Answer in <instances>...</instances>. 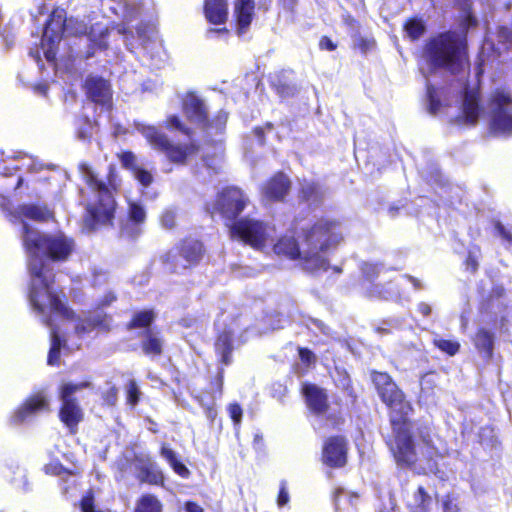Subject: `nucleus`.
Masks as SVG:
<instances>
[{
    "mask_svg": "<svg viewBox=\"0 0 512 512\" xmlns=\"http://www.w3.org/2000/svg\"><path fill=\"white\" fill-rule=\"evenodd\" d=\"M134 127L154 149L166 153L168 158L175 163H183L187 157L196 152V146L194 144H171L166 135L161 133L154 126L135 122Z\"/></svg>",
    "mask_w": 512,
    "mask_h": 512,
    "instance_id": "9",
    "label": "nucleus"
},
{
    "mask_svg": "<svg viewBox=\"0 0 512 512\" xmlns=\"http://www.w3.org/2000/svg\"><path fill=\"white\" fill-rule=\"evenodd\" d=\"M117 33L118 35L123 36L125 45L128 49L132 50L134 48V43L129 40L126 30L124 28H118Z\"/></svg>",
    "mask_w": 512,
    "mask_h": 512,
    "instance_id": "56",
    "label": "nucleus"
},
{
    "mask_svg": "<svg viewBox=\"0 0 512 512\" xmlns=\"http://www.w3.org/2000/svg\"><path fill=\"white\" fill-rule=\"evenodd\" d=\"M228 412L235 426H238L242 419V408L238 404L232 403L228 406Z\"/></svg>",
    "mask_w": 512,
    "mask_h": 512,
    "instance_id": "44",
    "label": "nucleus"
},
{
    "mask_svg": "<svg viewBox=\"0 0 512 512\" xmlns=\"http://www.w3.org/2000/svg\"><path fill=\"white\" fill-rule=\"evenodd\" d=\"M92 133L93 123L88 117L82 118L77 129V137L81 140H87L92 136Z\"/></svg>",
    "mask_w": 512,
    "mask_h": 512,
    "instance_id": "38",
    "label": "nucleus"
},
{
    "mask_svg": "<svg viewBox=\"0 0 512 512\" xmlns=\"http://www.w3.org/2000/svg\"><path fill=\"white\" fill-rule=\"evenodd\" d=\"M362 272L369 280H372L374 276L378 274L379 269L376 264L365 263L362 266Z\"/></svg>",
    "mask_w": 512,
    "mask_h": 512,
    "instance_id": "46",
    "label": "nucleus"
},
{
    "mask_svg": "<svg viewBox=\"0 0 512 512\" xmlns=\"http://www.w3.org/2000/svg\"><path fill=\"white\" fill-rule=\"evenodd\" d=\"M496 230L498 234L508 243L512 244V234L505 229L501 223L496 224Z\"/></svg>",
    "mask_w": 512,
    "mask_h": 512,
    "instance_id": "51",
    "label": "nucleus"
},
{
    "mask_svg": "<svg viewBox=\"0 0 512 512\" xmlns=\"http://www.w3.org/2000/svg\"><path fill=\"white\" fill-rule=\"evenodd\" d=\"M204 254L203 245L195 239H186L163 257V262L174 272L197 265Z\"/></svg>",
    "mask_w": 512,
    "mask_h": 512,
    "instance_id": "11",
    "label": "nucleus"
},
{
    "mask_svg": "<svg viewBox=\"0 0 512 512\" xmlns=\"http://www.w3.org/2000/svg\"><path fill=\"white\" fill-rule=\"evenodd\" d=\"M49 411V401L44 392L29 397L11 416L13 424H21L32 419L40 412Z\"/></svg>",
    "mask_w": 512,
    "mask_h": 512,
    "instance_id": "13",
    "label": "nucleus"
},
{
    "mask_svg": "<svg viewBox=\"0 0 512 512\" xmlns=\"http://www.w3.org/2000/svg\"><path fill=\"white\" fill-rule=\"evenodd\" d=\"M423 60L425 64L420 70L426 78L437 69L452 74L465 71L468 67L465 34L447 32L431 39L426 44Z\"/></svg>",
    "mask_w": 512,
    "mask_h": 512,
    "instance_id": "6",
    "label": "nucleus"
},
{
    "mask_svg": "<svg viewBox=\"0 0 512 512\" xmlns=\"http://www.w3.org/2000/svg\"><path fill=\"white\" fill-rule=\"evenodd\" d=\"M479 90L476 87L466 88L462 103V113L459 121L467 125H475L479 118L486 113L489 117L491 131L496 135L512 133V97L503 90L497 89L491 93L486 110L480 105Z\"/></svg>",
    "mask_w": 512,
    "mask_h": 512,
    "instance_id": "5",
    "label": "nucleus"
},
{
    "mask_svg": "<svg viewBox=\"0 0 512 512\" xmlns=\"http://www.w3.org/2000/svg\"><path fill=\"white\" fill-rule=\"evenodd\" d=\"M44 322L50 328L51 332V347L48 354V364L56 365L58 364L61 348H66V343L69 341L72 342V335L69 334L66 338L62 339L61 330L54 324L52 317L45 319Z\"/></svg>",
    "mask_w": 512,
    "mask_h": 512,
    "instance_id": "19",
    "label": "nucleus"
},
{
    "mask_svg": "<svg viewBox=\"0 0 512 512\" xmlns=\"http://www.w3.org/2000/svg\"><path fill=\"white\" fill-rule=\"evenodd\" d=\"M288 501H289L288 492L286 491V488L284 487V485H282L280 492H279V496H278V505L280 507L284 506L285 504L288 503Z\"/></svg>",
    "mask_w": 512,
    "mask_h": 512,
    "instance_id": "52",
    "label": "nucleus"
},
{
    "mask_svg": "<svg viewBox=\"0 0 512 512\" xmlns=\"http://www.w3.org/2000/svg\"><path fill=\"white\" fill-rule=\"evenodd\" d=\"M408 279L411 281V283L413 284V286L416 289H420L421 288V284H420L419 280H417L416 278H414L412 276H408Z\"/></svg>",
    "mask_w": 512,
    "mask_h": 512,
    "instance_id": "62",
    "label": "nucleus"
},
{
    "mask_svg": "<svg viewBox=\"0 0 512 512\" xmlns=\"http://www.w3.org/2000/svg\"><path fill=\"white\" fill-rule=\"evenodd\" d=\"M341 240V224L323 218L304 231L301 242L291 236H284L272 244V248L275 254L298 260L304 270L314 272L327 269V254Z\"/></svg>",
    "mask_w": 512,
    "mask_h": 512,
    "instance_id": "2",
    "label": "nucleus"
},
{
    "mask_svg": "<svg viewBox=\"0 0 512 512\" xmlns=\"http://www.w3.org/2000/svg\"><path fill=\"white\" fill-rule=\"evenodd\" d=\"M230 234L254 249L266 251L274 242L275 228L257 219L243 218L230 225Z\"/></svg>",
    "mask_w": 512,
    "mask_h": 512,
    "instance_id": "8",
    "label": "nucleus"
},
{
    "mask_svg": "<svg viewBox=\"0 0 512 512\" xmlns=\"http://www.w3.org/2000/svg\"><path fill=\"white\" fill-rule=\"evenodd\" d=\"M290 190V181L283 173L272 177L263 188V194L271 200L283 199Z\"/></svg>",
    "mask_w": 512,
    "mask_h": 512,
    "instance_id": "22",
    "label": "nucleus"
},
{
    "mask_svg": "<svg viewBox=\"0 0 512 512\" xmlns=\"http://www.w3.org/2000/svg\"><path fill=\"white\" fill-rule=\"evenodd\" d=\"M204 12L210 23L223 24L228 17V2L227 0H205Z\"/></svg>",
    "mask_w": 512,
    "mask_h": 512,
    "instance_id": "23",
    "label": "nucleus"
},
{
    "mask_svg": "<svg viewBox=\"0 0 512 512\" xmlns=\"http://www.w3.org/2000/svg\"><path fill=\"white\" fill-rule=\"evenodd\" d=\"M427 95L429 100V112L435 115L439 112L441 105L437 91L429 83H427Z\"/></svg>",
    "mask_w": 512,
    "mask_h": 512,
    "instance_id": "39",
    "label": "nucleus"
},
{
    "mask_svg": "<svg viewBox=\"0 0 512 512\" xmlns=\"http://www.w3.org/2000/svg\"><path fill=\"white\" fill-rule=\"evenodd\" d=\"M227 30L225 28H221V29H209L207 31V37L208 38H214L216 36H220V35H225L227 34Z\"/></svg>",
    "mask_w": 512,
    "mask_h": 512,
    "instance_id": "57",
    "label": "nucleus"
},
{
    "mask_svg": "<svg viewBox=\"0 0 512 512\" xmlns=\"http://www.w3.org/2000/svg\"><path fill=\"white\" fill-rule=\"evenodd\" d=\"M154 312L152 310H144L136 313L130 323V328H143L149 326L154 320Z\"/></svg>",
    "mask_w": 512,
    "mask_h": 512,
    "instance_id": "33",
    "label": "nucleus"
},
{
    "mask_svg": "<svg viewBox=\"0 0 512 512\" xmlns=\"http://www.w3.org/2000/svg\"><path fill=\"white\" fill-rule=\"evenodd\" d=\"M134 176L144 187L149 186L153 181L152 175L140 168L135 169Z\"/></svg>",
    "mask_w": 512,
    "mask_h": 512,
    "instance_id": "43",
    "label": "nucleus"
},
{
    "mask_svg": "<svg viewBox=\"0 0 512 512\" xmlns=\"http://www.w3.org/2000/svg\"><path fill=\"white\" fill-rule=\"evenodd\" d=\"M487 46H490L499 56H501L504 51L512 49V30L506 27H500L497 32V44L486 41L483 49H486Z\"/></svg>",
    "mask_w": 512,
    "mask_h": 512,
    "instance_id": "28",
    "label": "nucleus"
},
{
    "mask_svg": "<svg viewBox=\"0 0 512 512\" xmlns=\"http://www.w3.org/2000/svg\"><path fill=\"white\" fill-rule=\"evenodd\" d=\"M300 197L310 204H317L323 198V191L318 184L303 180L301 183Z\"/></svg>",
    "mask_w": 512,
    "mask_h": 512,
    "instance_id": "29",
    "label": "nucleus"
},
{
    "mask_svg": "<svg viewBox=\"0 0 512 512\" xmlns=\"http://www.w3.org/2000/svg\"><path fill=\"white\" fill-rule=\"evenodd\" d=\"M139 389L134 380H130L127 385V400L131 405H136L139 400Z\"/></svg>",
    "mask_w": 512,
    "mask_h": 512,
    "instance_id": "41",
    "label": "nucleus"
},
{
    "mask_svg": "<svg viewBox=\"0 0 512 512\" xmlns=\"http://www.w3.org/2000/svg\"><path fill=\"white\" fill-rule=\"evenodd\" d=\"M85 89L89 99L102 106H109L111 100L110 86L103 78L88 77L85 82Z\"/></svg>",
    "mask_w": 512,
    "mask_h": 512,
    "instance_id": "16",
    "label": "nucleus"
},
{
    "mask_svg": "<svg viewBox=\"0 0 512 512\" xmlns=\"http://www.w3.org/2000/svg\"><path fill=\"white\" fill-rule=\"evenodd\" d=\"M372 381L382 401L391 409V423L395 433V443L391 451L394 458L399 465L410 466L417 461L411 435L412 426L407 420L412 410L411 405L388 374L374 372Z\"/></svg>",
    "mask_w": 512,
    "mask_h": 512,
    "instance_id": "4",
    "label": "nucleus"
},
{
    "mask_svg": "<svg viewBox=\"0 0 512 512\" xmlns=\"http://www.w3.org/2000/svg\"><path fill=\"white\" fill-rule=\"evenodd\" d=\"M135 512H162V504L154 495L146 494L139 499Z\"/></svg>",
    "mask_w": 512,
    "mask_h": 512,
    "instance_id": "31",
    "label": "nucleus"
},
{
    "mask_svg": "<svg viewBox=\"0 0 512 512\" xmlns=\"http://www.w3.org/2000/svg\"><path fill=\"white\" fill-rule=\"evenodd\" d=\"M299 355L301 360L307 364H311L315 361V355L308 349H300Z\"/></svg>",
    "mask_w": 512,
    "mask_h": 512,
    "instance_id": "50",
    "label": "nucleus"
},
{
    "mask_svg": "<svg viewBox=\"0 0 512 512\" xmlns=\"http://www.w3.org/2000/svg\"><path fill=\"white\" fill-rule=\"evenodd\" d=\"M154 34V29L150 26L139 27L137 29L138 39L141 41L144 50L148 51L149 45L157 46L156 42L153 40Z\"/></svg>",
    "mask_w": 512,
    "mask_h": 512,
    "instance_id": "34",
    "label": "nucleus"
},
{
    "mask_svg": "<svg viewBox=\"0 0 512 512\" xmlns=\"http://www.w3.org/2000/svg\"><path fill=\"white\" fill-rule=\"evenodd\" d=\"M466 265L468 268L471 269L472 272H475L477 270L478 261L472 253H469V256L466 260Z\"/></svg>",
    "mask_w": 512,
    "mask_h": 512,
    "instance_id": "53",
    "label": "nucleus"
},
{
    "mask_svg": "<svg viewBox=\"0 0 512 512\" xmlns=\"http://www.w3.org/2000/svg\"><path fill=\"white\" fill-rule=\"evenodd\" d=\"M146 221V211L138 202H129L128 219L121 226L122 236L129 238L138 237L143 231Z\"/></svg>",
    "mask_w": 512,
    "mask_h": 512,
    "instance_id": "14",
    "label": "nucleus"
},
{
    "mask_svg": "<svg viewBox=\"0 0 512 512\" xmlns=\"http://www.w3.org/2000/svg\"><path fill=\"white\" fill-rule=\"evenodd\" d=\"M303 393L308 408L315 414H323L327 411V395L325 391L313 384H305Z\"/></svg>",
    "mask_w": 512,
    "mask_h": 512,
    "instance_id": "20",
    "label": "nucleus"
},
{
    "mask_svg": "<svg viewBox=\"0 0 512 512\" xmlns=\"http://www.w3.org/2000/svg\"><path fill=\"white\" fill-rule=\"evenodd\" d=\"M40 168H41V165H39L35 161V159H33L32 157H29V156H24V157H21V159H20V165L5 167V172H3V174L5 176H9V175H12V173L14 171L19 170V169H26L27 171L35 172V171H38Z\"/></svg>",
    "mask_w": 512,
    "mask_h": 512,
    "instance_id": "32",
    "label": "nucleus"
},
{
    "mask_svg": "<svg viewBox=\"0 0 512 512\" xmlns=\"http://www.w3.org/2000/svg\"><path fill=\"white\" fill-rule=\"evenodd\" d=\"M137 469V478L141 482H146L149 484L159 485L164 481V476L162 471L156 462L151 460L150 458H139L137 457L136 463Z\"/></svg>",
    "mask_w": 512,
    "mask_h": 512,
    "instance_id": "17",
    "label": "nucleus"
},
{
    "mask_svg": "<svg viewBox=\"0 0 512 512\" xmlns=\"http://www.w3.org/2000/svg\"><path fill=\"white\" fill-rule=\"evenodd\" d=\"M160 454L170 464L176 474L185 479L189 477V469L178 460L176 453L172 449L163 445Z\"/></svg>",
    "mask_w": 512,
    "mask_h": 512,
    "instance_id": "30",
    "label": "nucleus"
},
{
    "mask_svg": "<svg viewBox=\"0 0 512 512\" xmlns=\"http://www.w3.org/2000/svg\"><path fill=\"white\" fill-rule=\"evenodd\" d=\"M495 293L497 294V296H501V295H502V293H503V288H501V287H500V288H497V289L495 290Z\"/></svg>",
    "mask_w": 512,
    "mask_h": 512,
    "instance_id": "64",
    "label": "nucleus"
},
{
    "mask_svg": "<svg viewBox=\"0 0 512 512\" xmlns=\"http://www.w3.org/2000/svg\"><path fill=\"white\" fill-rule=\"evenodd\" d=\"M474 344L484 358L490 359L493 354L494 333L485 328L479 329L475 335Z\"/></svg>",
    "mask_w": 512,
    "mask_h": 512,
    "instance_id": "26",
    "label": "nucleus"
},
{
    "mask_svg": "<svg viewBox=\"0 0 512 512\" xmlns=\"http://www.w3.org/2000/svg\"><path fill=\"white\" fill-rule=\"evenodd\" d=\"M475 24V19L471 15H467L464 22V29L467 27L473 26Z\"/></svg>",
    "mask_w": 512,
    "mask_h": 512,
    "instance_id": "60",
    "label": "nucleus"
},
{
    "mask_svg": "<svg viewBox=\"0 0 512 512\" xmlns=\"http://www.w3.org/2000/svg\"><path fill=\"white\" fill-rule=\"evenodd\" d=\"M434 343L440 350L446 352L450 356L455 355L459 351L460 347L458 342L447 339H435Z\"/></svg>",
    "mask_w": 512,
    "mask_h": 512,
    "instance_id": "37",
    "label": "nucleus"
},
{
    "mask_svg": "<svg viewBox=\"0 0 512 512\" xmlns=\"http://www.w3.org/2000/svg\"><path fill=\"white\" fill-rule=\"evenodd\" d=\"M160 223L165 229H173L176 225V213L172 209H166L160 216Z\"/></svg>",
    "mask_w": 512,
    "mask_h": 512,
    "instance_id": "40",
    "label": "nucleus"
},
{
    "mask_svg": "<svg viewBox=\"0 0 512 512\" xmlns=\"http://www.w3.org/2000/svg\"><path fill=\"white\" fill-rule=\"evenodd\" d=\"M115 296L113 293H108L105 295L104 297V300L102 302V306H106V305H109L110 303H112L114 300H115Z\"/></svg>",
    "mask_w": 512,
    "mask_h": 512,
    "instance_id": "59",
    "label": "nucleus"
},
{
    "mask_svg": "<svg viewBox=\"0 0 512 512\" xmlns=\"http://www.w3.org/2000/svg\"><path fill=\"white\" fill-rule=\"evenodd\" d=\"M432 505L431 496L422 486H419L408 502L411 512H430Z\"/></svg>",
    "mask_w": 512,
    "mask_h": 512,
    "instance_id": "27",
    "label": "nucleus"
},
{
    "mask_svg": "<svg viewBox=\"0 0 512 512\" xmlns=\"http://www.w3.org/2000/svg\"><path fill=\"white\" fill-rule=\"evenodd\" d=\"M443 512H458L459 509L454 500L448 495L443 500Z\"/></svg>",
    "mask_w": 512,
    "mask_h": 512,
    "instance_id": "48",
    "label": "nucleus"
},
{
    "mask_svg": "<svg viewBox=\"0 0 512 512\" xmlns=\"http://www.w3.org/2000/svg\"><path fill=\"white\" fill-rule=\"evenodd\" d=\"M186 512H204L203 508L195 502H186L185 504Z\"/></svg>",
    "mask_w": 512,
    "mask_h": 512,
    "instance_id": "54",
    "label": "nucleus"
},
{
    "mask_svg": "<svg viewBox=\"0 0 512 512\" xmlns=\"http://www.w3.org/2000/svg\"><path fill=\"white\" fill-rule=\"evenodd\" d=\"M186 117L193 123L203 127L206 125L207 110L204 102L195 94H187L183 101Z\"/></svg>",
    "mask_w": 512,
    "mask_h": 512,
    "instance_id": "18",
    "label": "nucleus"
},
{
    "mask_svg": "<svg viewBox=\"0 0 512 512\" xmlns=\"http://www.w3.org/2000/svg\"><path fill=\"white\" fill-rule=\"evenodd\" d=\"M91 386L90 381H81L78 383L63 382L59 386V399L62 402L59 417L71 430L75 428L83 418L82 409L74 398V394L83 389L90 388Z\"/></svg>",
    "mask_w": 512,
    "mask_h": 512,
    "instance_id": "10",
    "label": "nucleus"
},
{
    "mask_svg": "<svg viewBox=\"0 0 512 512\" xmlns=\"http://www.w3.org/2000/svg\"><path fill=\"white\" fill-rule=\"evenodd\" d=\"M247 202L248 198L243 191L236 187H228L219 194L213 209L225 219L232 221L244 210Z\"/></svg>",
    "mask_w": 512,
    "mask_h": 512,
    "instance_id": "12",
    "label": "nucleus"
},
{
    "mask_svg": "<svg viewBox=\"0 0 512 512\" xmlns=\"http://www.w3.org/2000/svg\"><path fill=\"white\" fill-rule=\"evenodd\" d=\"M255 2L254 0H236L234 4V14L237 20L239 33L245 30L251 24L254 15Z\"/></svg>",
    "mask_w": 512,
    "mask_h": 512,
    "instance_id": "24",
    "label": "nucleus"
},
{
    "mask_svg": "<svg viewBox=\"0 0 512 512\" xmlns=\"http://www.w3.org/2000/svg\"><path fill=\"white\" fill-rule=\"evenodd\" d=\"M418 310L424 316H428L431 313L430 305H428L427 303H424V302H422L418 305Z\"/></svg>",
    "mask_w": 512,
    "mask_h": 512,
    "instance_id": "58",
    "label": "nucleus"
},
{
    "mask_svg": "<svg viewBox=\"0 0 512 512\" xmlns=\"http://www.w3.org/2000/svg\"><path fill=\"white\" fill-rule=\"evenodd\" d=\"M320 46L322 49H326L329 51H332L336 48V45L328 37H323L321 39Z\"/></svg>",
    "mask_w": 512,
    "mask_h": 512,
    "instance_id": "55",
    "label": "nucleus"
},
{
    "mask_svg": "<svg viewBox=\"0 0 512 512\" xmlns=\"http://www.w3.org/2000/svg\"><path fill=\"white\" fill-rule=\"evenodd\" d=\"M141 347L148 356H159L163 349V339L158 331L147 330L142 338Z\"/></svg>",
    "mask_w": 512,
    "mask_h": 512,
    "instance_id": "25",
    "label": "nucleus"
},
{
    "mask_svg": "<svg viewBox=\"0 0 512 512\" xmlns=\"http://www.w3.org/2000/svg\"><path fill=\"white\" fill-rule=\"evenodd\" d=\"M405 31L411 39L415 40L418 39L424 33L425 27L422 21L417 19H411L406 23Z\"/></svg>",
    "mask_w": 512,
    "mask_h": 512,
    "instance_id": "36",
    "label": "nucleus"
},
{
    "mask_svg": "<svg viewBox=\"0 0 512 512\" xmlns=\"http://www.w3.org/2000/svg\"><path fill=\"white\" fill-rule=\"evenodd\" d=\"M425 432L424 431H421L420 432V436L423 440V442L429 447L430 451L428 452L430 456L434 455V454H438V452L436 451V449L432 446V440H431V436H430V431L428 428H425Z\"/></svg>",
    "mask_w": 512,
    "mask_h": 512,
    "instance_id": "47",
    "label": "nucleus"
},
{
    "mask_svg": "<svg viewBox=\"0 0 512 512\" xmlns=\"http://www.w3.org/2000/svg\"><path fill=\"white\" fill-rule=\"evenodd\" d=\"M120 161H121V164L126 167V168H129V169H132L133 172L135 171V169H137L138 167L136 166V156L134 153L128 151V152H123L120 154Z\"/></svg>",
    "mask_w": 512,
    "mask_h": 512,
    "instance_id": "42",
    "label": "nucleus"
},
{
    "mask_svg": "<svg viewBox=\"0 0 512 512\" xmlns=\"http://www.w3.org/2000/svg\"><path fill=\"white\" fill-rule=\"evenodd\" d=\"M83 177L90 190L97 196V203L89 204L84 219L85 227L92 231L105 225L114 217L115 202L106 184L87 165H81Z\"/></svg>",
    "mask_w": 512,
    "mask_h": 512,
    "instance_id": "7",
    "label": "nucleus"
},
{
    "mask_svg": "<svg viewBox=\"0 0 512 512\" xmlns=\"http://www.w3.org/2000/svg\"><path fill=\"white\" fill-rule=\"evenodd\" d=\"M394 291L392 290H380L379 289V285H375L373 287V289L370 291L369 295L371 297H375V298H383V299H389L391 298L393 295H394Z\"/></svg>",
    "mask_w": 512,
    "mask_h": 512,
    "instance_id": "45",
    "label": "nucleus"
},
{
    "mask_svg": "<svg viewBox=\"0 0 512 512\" xmlns=\"http://www.w3.org/2000/svg\"><path fill=\"white\" fill-rule=\"evenodd\" d=\"M235 329L229 327L225 329L217 338L215 350L220 357V361L229 365L231 363V352L235 348Z\"/></svg>",
    "mask_w": 512,
    "mask_h": 512,
    "instance_id": "21",
    "label": "nucleus"
},
{
    "mask_svg": "<svg viewBox=\"0 0 512 512\" xmlns=\"http://www.w3.org/2000/svg\"><path fill=\"white\" fill-rule=\"evenodd\" d=\"M347 444L342 437L329 438L323 447V461L331 467H342L346 463Z\"/></svg>",
    "mask_w": 512,
    "mask_h": 512,
    "instance_id": "15",
    "label": "nucleus"
},
{
    "mask_svg": "<svg viewBox=\"0 0 512 512\" xmlns=\"http://www.w3.org/2000/svg\"><path fill=\"white\" fill-rule=\"evenodd\" d=\"M339 493H342V489H338V490L336 491V494H335V499H334V501H335V508H336V511H337V512H339V509H340V508H339V500H338V495H339Z\"/></svg>",
    "mask_w": 512,
    "mask_h": 512,
    "instance_id": "63",
    "label": "nucleus"
},
{
    "mask_svg": "<svg viewBox=\"0 0 512 512\" xmlns=\"http://www.w3.org/2000/svg\"><path fill=\"white\" fill-rule=\"evenodd\" d=\"M427 472L436 474L438 472L437 466L435 462H428Z\"/></svg>",
    "mask_w": 512,
    "mask_h": 512,
    "instance_id": "61",
    "label": "nucleus"
},
{
    "mask_svg": "<svg viewBox=\"0 0 512 512\" xmlns=\"http://www.w3.org/2000/svg\"><path fill=\"white\" fill-rule=\"evenodd\" d=\"M227 119L228 114L225 111H219L211 121L206 119V125H203V128L208 130H215V132H220L224 129Z\"/></svg>",
    "mask_w": 512,
    "mask_h": 512,
    "instance_id": "35",
    "label": "nucleus"
},
{
    "mask_svg": "<svg viewBox=\"0 0 512 512\" xmlns=\"http://www.w3.org/2000/svg\"><path fill=\"white\" fill-rule=\"evenodd\" d=\"M17 214L15 218L36 221H47L52 215L46 207L34 205L20 206ZM21 222L23 223V243L28 254L29 299L34 310L44 313L49 309L54 316L64 322L66 328H73L74 335L79 338L95 328L108 330L111 319L107 315L96 311L85 318L76 317L59 298L50 261L66 260L74 250V241L62 232L41 234L32 229L23 219Z\"/></svg>",
    "mask_w": 512,
    "mask_h": 512,
    "instance_id": "1",
    "label": "nucleus"
},
{
    "mask_svg": "<svg viewBox=\"0 0 512 512\" xmlns=\"http://www.w3.org/2000/svg\"><path fill=\"white\" fill-rule=\"evenodd\" d=\"M166 126L168 128H175V129H178V130H181V131H184L185 133H188L183 125L181 124L179 118L175 115H172L170 117H168L167 121H166Z\"/></svg>",
    "mask_w": 512,
    "mask_h": 512,
    "instance_id": "49",
    "label": "nucleus"
},
{
    "mask_svg": "<svg viewBox=\"0 0 512 512\" xmlns=\"http://www.w3.org/2000/svg\"><path fill=\"white\" fill-rule=\"evenodd\" d=\"M106 25L96 23L91 25L88 30V24L84 20L70 17L66 18V12L63 9H55L51 18L46 24L41 40V49L47 61L52 62L56 57V47L60 43L63 34L66 36H84L80 42H84L88 49L72 50L75 57L90 58L94 55L92 47L104 49L107 47L106 37L109 34Z\"/></svg>",
    "mask_w": 512,
    "mask_h": 512,
    "instance_id": "3",
    "label": "nucleus"
}]
</instances>
